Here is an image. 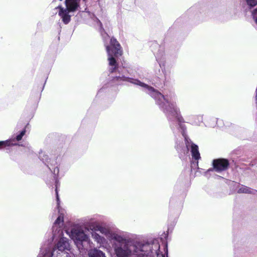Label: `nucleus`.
<instances>
[{
    "label": "nucleus",
    "instance_id": "obj_1",
    "mask_svg": "<svg viewBox=\"0 0 257 257\" xmlns=\"http://www.w3.org/2000/svg\"><path fill=\"white\" fill-rule=\"evenodd\" d=\"M125 69H123L122 74L116 76L113 80L117 84H121L123 82H130L133 84L138 85L142 87L145 91L154 98L157 103L166 110L167 112H169L175 116L179 121L182 119L180 115L179 108L177 107L175 97H165L161 93L156 90L152 87L145 84L138 80L133 79L129 78L125 74Z\"/></svg>",
    "mask_w": 257,
    "mask_h": 257
},
{
    "label": "nucleus",
    "instance_id": "obj_2",
    "mask_svg": "<svg viewBox=\"0 0 257 257\" xmlns=\"http://www.w3.org/2000/svg\"><path fill=\"white\" fill-rule=\"evenodd\" d=\"M81 0H65V7L59 6L56 9L58 14L64 24H68L71 21L74 13L78 10Z\"/></svg>",
    "mask_w": 257,
    "mask_h": 257
},
{
    "label": "nucleus",
    "instance_id": "obj_3",
    "mask_svg": "<svg viewBox=\"0 0 257 257\" xmlns=\"http://www.w3.org/2000/svg\"><path fill=\"white\" fill-rule=\"evenodd\" d=\"M108 55V61L109 66V71L112 72L117 67L115 57L122 55L121 47L116 40L113 38L110 39V45L105 44Z\"/></svg>",
    "mask_w": 257,
    "mask_h": 257
},
{
    "label": "nucleus",
    "instance_id": "obj_4",
    "mask_svg": "<svg viewBox=\"0 0 257 257\" xmlns=\"http://www.w3.org/2000/svg\"><path fill=\"white\" fill-rule=\"evenodd\" d=\"M56 199L57 203V208L59 215L54 223L53 226V231L54 232V237H60L62 234V227L63 225V217L65 214V210L62 209L60 206V200L58 193L57 189H56Z\"/></svg>",
    "mask_w": 257,
    "mask_h": 257
},
{
    "label": "nucleus",
    "instance_id": "obj_5",
    "mask_svg": "<svg viewBox=\"0 0 257 257\" xmlns=\"http://www.w3.org/2000/svg\"><path fill=\"white\" fill-rule=\"evenodd\" d=\"M90 227L92 231H98L105 235L109 240H114L117 242H121L123 240L122 236L102 226L97 222L91 223Z\"/></svg>",
    "mask_w": 257,
    "mask_h": 257
},
{
    "label": "nucleus",
    "instance_id": "obj_6",
    "mask_svg": "<svg viewBox=\"0 0 257 257\" xmlns=\"http://www.w3.org/2000/svg\"><path fill=\"white\" fill-rule=\"evenodd\" d=\"M67 233L73 240L79 248L82 247V243L83 241H89L90 240L89 235L86 234L84 230L80 228H74L70 233L67 231Z\"/></svg>",
    "mask_w": 257,
    "mask_h": 257
},
{
    "label": "nucleus",
    "instance_id": "obj_7",
    "mask_svg": "<svg viewBox=\"0 0 257 257\" xmlns=\"http://www.w3.org/2000/svg\"><path fill=\"white\" fill-rule=\"evenodd\" d=\"M123 239L121 242H118L120 244L115 245L114 251L117 257H129L133 254V251L135 248L134 246L123 243Z\"/></svg>",
    "mask_w": 257,
    "mask_h": 257
},
{
    "label": "nucleus",
    "instance_id": "obj_8",
    "mask_svg": "<svg viewBox=\"0 0 257 257\" xmlns=\"http://www.w3.org/2000/svg\"><path fill=\"white\" fill-rule=\"evenodd\" d=\"M228 165V161L224 159H216L213 161L214 169L217 172H221L226 170Z\"/></svg>",
    "mask_w": 257,
    "mask_h": 257
},
{
    "label": "nucleus",
    "instance_id": "obj_9",
    "mask_svg": "<svg viewBox=\"0 0 257 257\" xmlns=\"http://www.w3.org/2000/svg\"><path fill=\"white\" fill-rule=\"evenodd\" d=\"M91 236L92 238L95 242H96L100 247L106 248L107 241L104 237L100 236L95 231L92 232Z\"/></svg>",
    "mask_w": 257,
    "mask_h": 257
},
{
    "label": "nucleus",
    "instance_id": "obj_10",
    "mask_svg": "<svg viewBox=\"0 0 257 257\" xmlns=\"http://www.w3.org/2000/svg\"><path fill=\"white\" fill-rule=\"evenodd\" d=\"M186 147L188 150L191 149L192 157L195 160H198L200 158V154L198 151V147L197 145L189 142L186 140Z\"/></svg>",
    "mask_w": 257,
    "mask_h": 257
},
{
    "label": "nucleus",
    "instance_id": "obj_11",
    "mask_svg": "<svg viewBox=\"0 0 257 257\" xmlns=\"http://www.w3.org/2000/svg\"><path fill=\"white\" fill-rule=\"evenodd\" d=\"M57 248L60 251L70 249V244L66 238L61 237L57 245Z\"/></svg>",
    "mask_w": 257,
    "mask_h": 257
},
{
    "label": "nucleus",
    "instance_id": "obj_12",
    "mask_svg": "<svg viewBox=\"0 0 257 257\" xmlns=\"http://www.w3.org/2000/svg\"><path fill=\"white\" fill-rule=\"evenodd\" d=\"M237 187L236 192L238 193H254V190L243 185L235 184Z\"/></svg>",
    "mask_w": 257,
    "mask_h": 257
},
{
    "label": "nucleus",
    "instance_id": "obj_13",
    "mask_svg": "<svg viewBox=\"0 0 257 257\" xmlns=\"http://www.w3.org/2000/svg\"><path fill=\"white\" fill-rule=\"evenodd\" d=\"M88 255L89 257H105V254L102 251L96 248L89 250Z\"/></svg>",
    "mask_w": 257,
    "mask_h": 257
},
{
    "label": "nucleus",
    "instance_id": "obj_14",
    "mask_svg": "<svg viewBox=\"0 0 257 257\" xmlns=\"http://www.w3.org/2000/svg\"><path fill=\"white\" fill-rule=\"evenodd\" d=\"M14 140L10 139L5 141H0V148L5 146H10L11 145H15L16 144L13 143Z\"/></svg>",
    "mask_w": 257,
    "mask_h": 257
},
{
    "label": "nucleus",
    "instance_id": "obj_15",
    "mask_svg": "<svg viewBox=\"0 0 257 257\" xmlns=\"http://www.w3.org/2000/svg\"><path fill=\"white\" fill-rule=\"evenodd\" d=\"M247 4L251 7H253L257 5V0H246Z\"/></svg>",
    "mask_w": 257,
    "mask_h": 257
},
{
    "label": "nucleus",
    "instance_id": "obj_16",
    "mask_svg": "<svg viewBox=\"0 0 257 257\" xmlns=\"http://www.w3.org/2000/svg\"><path fill=\"white\" fill-rule=\"evenodd\" d=\"M252 16L255 24L257 25V8L253 10L252 12Z\"/></svg>",
    "mask_w": 257,
    "mask_h": 257
},
{
    "label": "nucleus",
    "instance_id": "obj_17",
    "mask_svg": "<svg viewBox=\"0 0 257 257\" xmlns=\"http://www.w3.org/2000/svg\"><path fill=\"white\" fill-rule=\"evenodd\" d=\"M25 134V131L24 130V131H22L21 133H20V134L17 136L16 140L17 141L21 140Z\"/></svg>",
    "mask_w": 257,
    "mask_h": 257
},
{
    "label": "nucleus",
    "instance_id": "obj_18",
    "mask_svg": "<svg viewBox=\"0 0 257 257\" xmlns=\"http://www.w3.org/2000/svg\"><path fill=\"white\" fill-rule=\"evenodd\" d=\"M53 172L55 174H57L59 172V169L57 167L55 168Z\"/></svg>",
    "mask_w": 257,
    "mask_h": 257
},
{
    "label": "nucleus",
    "instance_id": "obj_19",
    "mask_svg": "<svg viewBox=\"0 0 257 257\" xmlns=\"http://www.w3.org/2000/svg\"><path fill=\"white\" fill-rule=\"evenodd\" d=\"M44 257H47V255L46 254L44 255Z\"/></svg>",
    "mask_w": 257,
    "mask_h": 257
},
{
    "label": "nucleus",
    "instance_id": "obj_20",
    "mask_svg": "<svg viewBox=\"0 0 257 257\" xmlns=\"http://www.w3.org/2000/svg\"><path fill=\"white\" fill-rule=\"evenodd\" d=\"M163 257H165V256L164 255L163 256Z\"/></svg>",
    "mask_w": 257,
    "mask_h": 257
}]
</instances>
